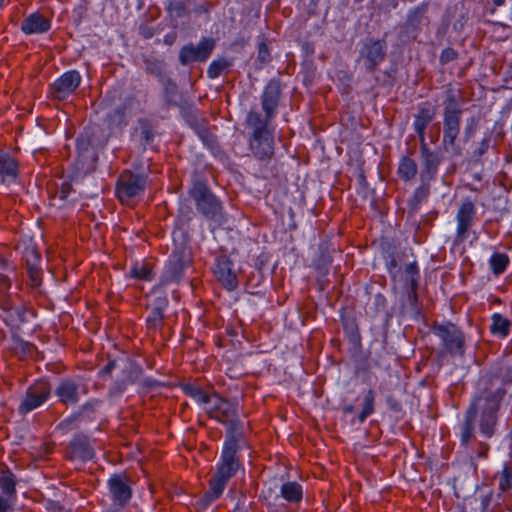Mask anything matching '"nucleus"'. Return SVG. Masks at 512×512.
Returning <instances> with one entry per match:
<instances>
[{
	"instance_id": "6e6d98bb",
	"label": "nucleus",
	"mask_w": 512,
	"mask_h": 512,
	"mask_svg": "<svg viewBox=\"0 0 512 512\" xmlns=\"http://www.w3.org/2000/svg\"><path fill=\"white\" fill-rule=\"evenodd\" d=\"M405 272L409 276V279H412L414 277H420V271L416 261L408 263L405 266Z\"/></svg>"
},
{
	"instance_id": "393cba45",
	"label": "nucleus",
	"mask_w": 512,
	"mask_h": 512,
	"mask_svg": "<svg viewBox=\"0 0 512 512\" xmlns=\"http://www.w3.org/2000/svg\"><path fill=\"white\" fill-rule=\"evenodd\" d=\"M68 458L87 462L95 457V450L88 436L78 433L68 444Z\"/></svg>"
},
{
	"instance_id": "49530a36",
	"label": "nucleus",
	"mask_w": 512,
	"mask_h": 512,
	"mask_svg": "<svg viewBox=\"0 0 512 512\" xmlns=\"http://www.w3.org/2000/svg\"><path fill=\"white\" fill-rule=\"evenodd\" d=\"M126 116V108L124 106L116 108L113 112L108 114V120L111 124H115L117 126L126 125L127 122L125 120Z\"/></svg>"
},
{
	"instance_id": "f704fd0d",
	"label": "nucleus",
	"mask_w": 512,
	"mask_h": 512,
	"mask_svg": "<svg viewBox=\"0 0 512 512\" xmlns=\"http://www.w3.org/2000/svg\"><path fill=\"white\" fill-rule=\"evenodd\" d=\"M375 397L376 393L372 388L365 392L362 401V409L357 415L359 423H364L366 419L375 412Z\"/></svg>"
},
{
	"instance_id": "680f3d73",
	"label": "nucleus",
	"mask_w": 512,
	"mask_h": 512,
	"mask_svg": "<svg viewBox=\"0 0 512 512\" xmlns=\"http://www.w3.org/2000/svg\"><path fill=\"white\" fill-rule=\"evenodd\" d=\"M488 147H489V139H483L480 143V147L477 149L475 154L479 157L482 156L487 151Z\"/></svg>"
},
{
	"instance_id": "7ed1b4c3",
	"label": "nucleus",
	"mask_w": 512,
	"mask_h": 512,
	"mask_svg": "<svg viewBox=\"0 0 512 512\" xmlns=\"http://www.w3.org/2000/svg\"><path fill=\"white\" fill-rule=\"evenodd\" d=\"M246 124L252 128L248 143L253 156L261 161L270 160L274 155V132L271 123L262 122V114L251 110L246 117Z\"/></svg>"
},
{
	"instance_id": "ea45409f",
	"label": "nucleus",
	"mask_w": 512,
	"mask_h": 512,
	"mask_svg": "<svg viewBox=\"0 0 512 512\" xmlns=\"http://www.w3.org/2000/svg\"><path fill=\"white\" fill-rule=\"evenodd\" d=\"M165 312L150 310L146 318V329L149 333L155 334L160 332L164 326Z\"/></svg>"
},
{
	"instance_id": "0eeeda50",
	"label": "nucleus",
	"mask_w": 512,
	"mask_h": 512,
	"mask_svg": "<svg viewBox=\"0 0 512 512\" xmlns=\"http://www.w3.org/2000/svg\"><path fill=\"white\" fill-rule=\"evenodd\" d=\"M190 196L194 200L197 210L207 219L217 221L222 217L221 201L205 182L196 181L190 190Z\"/></svg>"
},
{
	"instance_id": "bb28decb",
	"label": "nucleus",
	"mask_w": 512,
	"mask_h": 512,
	"mask_svg": "<svg viewBox=\"0 0 512 512\" xmlns=\"http://www.w3.org/2000/svg\"><path fill=\"white\" fill-rule=\"evenodd\" d=\"M19 176V163L10 154L0 151V181L15 182Z\"/></svg>"
},
{
	"instance_id": "2eb2a0df",
	"label": "nucleus",
	"mask_w": 512,
	"mask_h": 512,
	"mask_svg": "<svg viewBox=\"0 0 512 512\" xmlns=\"http://www.w3.org/2000/svg\"><path fill=\"white\" fill-rule=\"evenodd\" d=\"M81 81L82 77L77 70L66 71L49 85V95L54 100L64 101L76 91Z\"/></svg>"
},
{
	"instance_id": "338daca9",
	"label": "nucleus",
	"mask_w": 512,
	"mask_h": 512,
	"mask_svg": "<svg viewBox=\"0 0 512 512\" xmlns=\"http://www.w3.org/2000/svg\"><path fill=\"white\" fill-rule=\"evenodd\" d=\"M398 263L395 257H391V259L386 263V268L389 273H392L394 269L397 267Z\"/></svg>"
},
{
	"instance_id": "69168bd1",
	"label": "nucleus",
	"mask_w": 512,
	"mask_h": 512,
	"mask_svg": "<svg viewBox=\"0 0 512 512\" xmlns=\"http://www.w3.org/2000/svg\"><path fill=\"white\" fill-rule=\"evenodd\" d=\"M408 298L411 306L416 307L419 302L418 292H408Z\"/></svg>"
},
{
	"instance_id": "13d9d810",
	"label": "nucleus",
	"mask_w": 512,
	"mask_h": 512,
	"mask_svg": "<svg viewBox=\"0 0 512 512\" xmlns=\"http://www.w3.org/2000/svg\"><path fill=\"white\" fill-rule=\"evenodd\" d=\"M490 446L486 442H479L477 447V457L486 458L489 452Z\"/></svg>"
},
{
	"instance_id": "2f4dec72",
	"label": "nucleus",
	"mask_w": 512,
	"mask_h": 512,
	"mask_svg": "<svg viewBox=\"0 0 512 512\" xmlns=\"http://www.w3.org/2000/svg\"><path fill=\"white\" fill-rule=\"evenodd\" d=\"M182 390L184 394L193 400H195L199 405L207 407L213 400V393L209 394L203 388L196 384L187 383L182 386Z\"/></svg>"
},
{
	"instance_id": "a19ab883",
	"label": "nucleus",
	"mask_w": 512,
	"mask_h": 512,
	"mask_svg": "<svg viewBox=\"0 0 512 512\" xmlns=\"http://www.w3.org/2000/svg\"><path fill=\"white\" fill-rule=\"evenodd\" d=\"M489 264L495 275H501L509 265V257L505 253L495 252L491 255Z\"/></svg>"
},
{
	"instance_id": "c85d7f7f",
	"label": "nucleus",
	"mask_w": 512,
	"mask_h": 512,
	"mask_svg": "<svg viewBox=\"0 0 512 512\" xmlns=\"http://www.w3.org/2000/svg\"><path fill=\"white\" fill-rule=\"evenodd\" d=\"M428 11V3H421L407 13L405 29L408 33L419 32L421 23Z\"/></svg>"
},
{
	"instance_id": "1a4fd4ad",
	"label": "nucleus",
	"mask_w": 512,
	"mask_h": 512,
	"mask_svg": "<svg viewBox=\"0 0 512 512\" xmlns=\"http://www.w3.org/2000/svg\"><path fill=\"white\" fill-rule=\"evenodd\" d=\"M52 388L47 379L40 378L28 386L24 397L18 405V413L22 416L44 405L51 397Z\"/></svg>"
},
{
	"instance_id": "cd10ccee",
	"label": "nucleus",
	"mask_w": 512,
	"mask_h": 512,
	"mask_svg": "<svg viewBox=\"0 0 512 512\" xmlns=\"http://www.w3.org/2000/svg\"><path fill=\"white\" fill-rule=\"evenodd\" d=\"M17 478L11 469L5 465L0 466V491L1 495L17 500Z\"/></svg>"
},
{
	"instance_id": "f3484780",
	"label": "nucleus",
	"mask_w": 512,
	"mask_h": 512,
	"mask_svg": "<svg viewBox=\"0 0 512 512\" xmlns=\"http://www.w3.org/2000/svg\"><path fill=\"white\" fill-rule=\"evenodd\" d=\"M212 273L227 291L237 289L239 284L238 277L234 270V262L229 256L225 254L217 256L212 265Z\"/></svg>"
},
{
	"instance_id": "c756f323",
	"label": "nucleus",
	"mask_w": 512,
	"mask_h": 512,
	"mask_svg": "<svg viewBox=\"0 0 512 512\" xmlns=\"http://www.w3.org/2000/svg\"><path fill=\"white\" fill-rule=\"evenodd\" d=\"M280 496L288 503L298 504L303 499V487L296 481L284 482L280 487Z\"/></svg>"
},
{
	"instance_id": "7c9ffc66",
	"label": "nucleus",
	"mask_w": 512,
	"mask_h": 512,
	"mask_svg": "<svg viewBox=\"0 0 512 512\" xmlns=\"http://www.w3.org/2000/svg\"><path fill=\"white\" fill-rule=\"evenodd\" d=\"M417 173L418 165L412 157L405 155L399 159L397 175L402 181L409 182L413 180Z\"/></svg>"
},
{
	"instance_id": "20e7f679",
	"label": "nucleus",
	"mask_w": 512,
	"mask_h": 512,
	"mask_svg": "<svg viewBox=\"0 0 512 512\" xmlns=\"http://www.w3.org/2000/svg\"><path fill=\"white\" fill-rule=\"evenodd\" d=\"M431 331L441 341L442 350L436 355V360L440 366L442 365L443 358L447 354L452 357L464 356L466 339L460 327L451 321L443 323L434 322L431 326Z\"/></svg>"
},
{
	"instance_id": "c9c22d12",
	"label": "nucleus",
	"mask_w": 512,
	"mask_h": 512,
	"mask_svg": "<svg viewBox=\"0 0 512 512\" xmlns=\"http://www.w3.org/2000/svg\"><path fill=\"white\" fill-rule=\"evenodd\" d=\"M13 352L19 359L33 358L37 353V347L19 337L13 339Z\"/></svg>"
},
{
	"instance_id": "a211bd4d",
	"label": "nucleus",
	"mask_w": 512,
	"mask_h": 512,
	"mask_svg": "<svg viewBox=\"0 0 512 512\" xmlns=\"http://www.w3.org/2000/svg\"><path fill=\"white\" fill-rule=\"evenodd\" d=\"M386 54L387 43L383 39H369L360 50V58L364 60L365 69L370 73L378 69L385 60Z\"/></svg>"
},
{
	"instance_id": "0e129e2a",
	"label": "nucleus",
	"mask_w": 512,
	"mask_h": 512,
	"mask_svg": "<svg viewBox=\"0 0 512 512\" xmlns=\"http://www.w3.org/2000/svg\"><path fill=\"white\" fill-rule=\"evenodd\" d=\"M176 38H177V34L175 32L168 33L164 36L163 42L166 45L170 46L175 42Z\"/></svg>"
},
{
	"instance_id": "3c124183",
	"label": "nucleus",
	"mask_w": 512,
	"mask_h": 512,
	"mask_svg": "<svg viewBox=\"0 0 512 512\" xmlns=\"http://www.w3.org/2000/svg\"><path fill=\"white\" fill-rule=\"evenodd\" d=\"M155 133L148 123L141 124V139L145 145H150L154 140Z\"/></svg>"
},
{
	"instance_id": "e433bc0d",
	"label": "nucleus",
	"mask_w": 512,
	"mask_h": 512,
	"mask_svg": "<svg viewBox=\"0 0 512 512\" xmlns=\"http://www.w3.org/2000/svg\"><path fill=\"white\" fill-rule=\"evenodd\" d=\"M342 325L348 341L353 345H360L362 337L356 319H345L342 321Z\"/></svg>"
},
{
	"instance_id": "e2e57ef3",
	"label": "nucleus",
	"mask_w": 512,
	"mask_h": 512,
	"mask_svg": "<svg viewBox=\"0 0 512 512\" xmlns=\"http://www.w3.org/2000/svg\"><path fill=\"white\" fill-rule=\"evenodd\" d=\"M47 509L49 512H67V510L58 502H51Z\"/></svg>"
},
{
	"instance_id": "5701e85b",
	"label": "nucleus",
	"mask_w": 512,
	"mask_h": 512,
	"mask_svg": "<svg viewBox=\"0 0 512 512\" xmlns=\"http://www.w3.org/2000/svg\"><path fill=\"white\" fill-rule=\"evenodd\" d=\"M420 144V157L422 168L420 171V180H433L435 179L438 168L441 164V157L436 151L431 150L426 140L419 141Z\"/></svg>"
},
{
	"instance_id": "09e8293b",
	"label": "nucleus",
	"mask_w": 512,
	"mask_h": 512,
	"mask_svg": "<svg viewBox=\"0 0 512 512\" xmlns=\"http://www.w3.org/2000/svg\"><path fill=\"white\" fill-rule=\"evenodd\" d=\"M457 58H458V52L452 47H447L441 51L440 56H439V63L441 65H446V64L456 60Z\"/></svg>"
},
{
	"instance_id": "4be33fe9",
	"label": "nucleus",
	"mask_w": 512,
	"mask_h": 512,
	"mask_svg": "<svg viewBox=\"0 0 512 512\" xmlns=\"http://www.w3.org/2000/svg\"><path fill=\"white\" fill-rule=\"evenodd\" d=\"M437 115V106L430 101L418 103L413 115V129L419 141L426 140V130Z\"/></svg>"
},
{
	"instance_id": "de8ad7c7",
	"label": "nucleus",
	"mask_w": 512,
	"mask_h": 512,
	"mask_svg": "<svg viewBox=\"0 0 512 512\" xmlns=\"http://www.w3.org/2000/svg\"><path fill=\"white\" fill-rule=\"evenodd\" d=\"M271 60L270 50L268 48V45L262 41L258 43L257 47V62L259 63L260 67L265 65Z\"/></svg>"
},
{
	"instance_id": "4d7b16f0",
	"label": "nucleus",
	"mask_w": 512,
	"mask_h": 512,
	"mask_svg": "<svg viewBox=\"0 0 512 512\" xmlns=\"http://www.w3.org/2000/svg\"><path fill=\"white\" fill-rule=\"evenodd\" d=\"M115 367H116V361L115 360H109L104 365V367H102L101 370L99 371V376L100 377L110 376V374L115 369Z\"/></svg>"
},
{
	"instance_id": "603ef678",
	"label": "nucleus",
	"mask_w": 512,
	"mask_h": 512,
	"mask_svg": "<svg viewBox=\"0 0 512 512\" xmlns=\"http://www.w3.org/2000/svg\"><path fill=\"white\" fill-rule=\"evenodd\" d=\"M129 385L127 380L115 381L111 387L109 388L110 396H118L121 395Z\"/></svg>"
},
{
	"instance_id": "b1692460",
	"label": "nucleus",
	"mask_w": 512,
	"mask_h": 512,
	"mask_svg": "<svg viewBox=\"0 0 512 512\" xmlns=\"http://www.w3.org/2000/svg\"><path fill=\"white\" fill-rule=\"evenodd\" d=\"M93 140L88 134H81L76 140V166L79 170L89 172L95 167L96 157L92 151Z\"/></svg>"
},
{
	"instance_id": "72a5a7b5",
	"label": "nucleus",
	"mask_w": 512,
	"mask_h": 512,
	"mask_svg": "<svg viewBox=\"0 0 512 512\" xmlns=\"http://www.w3.org/2000/svg\"><path fill=\"white\" fill-rule=\"evenodd\" d=\"M430 181H421V184L414 190L413 195L408 200V207L411 211L416 212L420 204L428 198L430 194Z\"/></svg>"
},
{
	"instance_id": "f03ea898",
	"label": "nucleus",
	"mask_w": 512,
	"mask_h": 512,
	"mask_svg": "<svg viewBox=\"0 0 512 512\" xmlns=\"http://www.w3.org/2000/svg\"><path fill=\"white\" fill-rule=\"evenodd\" d=\"M512 385V367L501 365L492 370L484 380L483 387L473 394L464 411L459 425L460 445L467 447L475 439V423L485 438H491L496 432L499 412Z\"/></svg>"
},
{
	"instance_id": "37998d69",
	"label": "nucleus",
	"mask_w": 512,
	"mask_h": 512,
	"mask_svg": "<svg viewBox=\"0 0 512 512\" xmlns=\"http://www.w3.org/2000/svg\"><path fill=\"white\" fill-rule=\"evenodd\" d=\"M480 118L479 116L472 115L466 119L464 127L463 141L468 142L472 139L478 130Z\"/></svg>"
},
{
	"instance_id": "ddd939ff",
	"label": "nucleus",
	"mask_w": 512,
	"mask_h": 512,
	"mask_svg": "<svg viewBox=\"0 0 512 512\" xmlns=\"http://www.w3.org/2000/svg\"><path fill=\"white\" fill-rule=\"evenodd\" d=\"M463 111L443 110V136L442 145L445 150H451L454 155H461V148L457 145V138L461 130Z\"/></svg>"
},
{
	"instance_id": "423d86ee",
	"label": "nucleus",
	"mask_w": 512,
	"mask_h": 512,
	"mask_svg": "<svg viewBox=\"0 0 512 512\" xmlns=\"http://www.w3.org/2000/svg\"><path fill=\"white\" fill-rule=\"evenodd\" d=\"M12 285L10 277L0 273V318L7 326H13L24 320V308L18 294L9 292Z\"/></svg>"
},
{
	"instance_id": "f8f14e48",
	"label": "nucleus",
	"mask_w": 512,
	"mask_h": 512,
	"mask_svg": "<svg viewBox=\"0 0 512 512\" xmlns=\"http://www.w3.org/2000/svg\"><path fill=\"white\" fill-rule=\"evenodd\" d=\"M107 489L116 510L125 508L133 495L130 479L125 473L112 474L107 480Z\"/></svg>"
},
{
	"instance_id": "4468645a",
	"label": "nucleus",
	"mask_w": 512,
	"mask_h": 512,
	"mask_svg": "<svg viewBox=\"0 0 512 512\" xmlns=\"http://www.w3.org/2000/svg\"><path fill=\"white\" fill-rule=\"evenodd\" d=\"M282 95L279 79H270L264 86L260 96L261 106L264 111L262 122L271 123L276 117Z\"/></svg>"
},
{
	"instance_id": "58836bf2",
	"label": "nucleus",
	"mask_w": 512,
	"mask_h": 512,
	"mask_svg": "<svg viewBox=\"0 0 512 512\" xmlns=\"http://www.w3.org/2000/svg\"><path fill=\"white\" fill-rule=\"evenodd\" d=\"M130 277L141 281H151L154 278L153 268L147 263L136 262L130 268Z\"/></svg>"
},
{
	"instance_id": "9b49d317",
	"label": "nucleus",
	"mask_w": 512,
	"mask_h": 512,
	"mask_svg": "<svg viewBox=\"0 0 512 512\" xmlns=\"http://www.w3.org/2000/svg\"><path fill=\"white\" fill-rule=\"evenodd\" d=\"M88 392L87 384L79 376L60 379L54 391L58 402L64 406L77 404L81 396L87 395Z\"/></svg>"
},
{
	"instance_id": "39448f33",
	"label": "nucleus",
	"mask_w": 512,
	"mask_h": 512,
	"mask_svg": "<svg viewBox=\"0 0 512 512\" xmlns=\"http://www.w3.org/2000/svg\"><path fill=\"white\" fill-rule=\"evenodd\" d=\"M193 258L191 252L185 248H177L172 251L165 262L161 273L159 283L152 288L155 293L160 287L169 284H179L185 278L189 270L192 269Z\"/></svg>"
},
{
	"instance_id": "f257e3e1",
	"label": "nucleus",
	"mask_w": 512,
	"mask_h": 512,
	"mask_svg": "<svg viewBox=\"0 0 512 512\" xmlns=\"http://www.w3.org/2000/svg\"><path fill=\"white\" fill-rule=\"evenodd\" d=\"M209 418L226 425V437L214 471L208 479V489L202 496L205 506L219 500L229 482L244 469L240 457L241 443L244 442L243 423L239 419L238 403L213 393V400L205 407Z\"/></svg>"
},
{
	"instance_id": "aec40b11",
	"label": "nucleus",
	"mask_w": 512,
	"mask_h": 512,
	"mask_svg": "<svg viewBox=\"0 0 512 512\" xmlns=\"http://www.w3.org/2000/svg\"><path fill=\"white\" fill-rule=\"evenodd\" d=\"M501 495H495L492 489L479 490L470 496L467 504L471 512H505Z\"/></svg>"
},
{
	"instance_id": "c03bdc74",
	"label": "nucleus",
	"mask_w": 512,
	"mask_h": 512,
	"mask_svg": "<svg viewBox=\"0 0 512 512\" xmlns=\"http://www.w3.org/2000/svg\"><path fill=\"white\" fill-rule=\"evenodd\" d=\"M446 98L444 100V108L443 110H450V111H462V109L459 106L458 97L454 92V89L449 87L445 91Z\"/></svg>"
},
{
	"instance_id": "5fc2aeb1",
	"label": "nucleus",
	"mask_w": 512,
	"mask_h": 512,
	"mask_svg": "<svg viewBox=\"0 0 512 512\" xmlns=\"http://www.w3.org/2000/svg\"><path fill=\"white\" fill-rule=\"evenodd\" d=\"M73 187L69 181H64L61 183V186L58 190V195L61 200H66L70 193L72 192Z\"/></svg>"
},
{
	"instance_id": "774afa93",
	"label": "nucleus",
	"mask_w": 512,
	"mask_h": 512,
	"mask_svg": "<svg viewBox=\"0 0 512 512\" xmlns=\"http://www.w3.org/2000/svg\"><path fill=\"white\" fill-rule=\"evenodd\" d=\"M419 279L420 277H414L412 279H409L410 287L408 292H417Z\"/></svg>"
},
{
	"instance_id": "6ab92c4d",
	"label": "nucleus",
	"mask_w": 512,
	"mask_h": 512,
	"mask_svg": "<svg viewBox=\"0 0 512 512\" xmlns=\"http://www.w3.org/2000/svg\"><path fill=\"white\" fill-rule=\"evenodd\" d=\"M102 405V400L97 398H90L83 403L77 411L73 412L59 424L58 428L61 431L68 432L77 427V424L81 420L94 421L96 414Z\"/></svg>"
},
{
	"instance_id": "bf43d9fd",
	"label": "nucleus",
	"mask_w": 512,
	"mask_h": 512,
	"mask_svg": "<svg viewBox=\"0 0 512 512\" xmlns=\"http://www.w3.org/2000/svg\"><path fill=\"white\" fill-rule=\"evenodd\" d=\"M15 269H16L15 266H13L6 257H4L2 254H0V272L8 271V270H10L11 272H14Z\"/></svg>"
},
{
	"instance_id": "4c0bfd02",
	"label": "nucleus",
	"mask_w": 512,
	"mask_h": 512,
	"mask_svg": "<svg viewBox=\"0 0 512 512\" xmlns=\"http://www.w3.org/2000/svg\"><path fill=\"white\" fill-rule=\"evenodd\" d=\"M233 62L225 57L214 59L207 68V76L210 79L218 78L224 71L232 66Z\"/></svg>"
},
{
	"instance_id": "412c9836",
	"label": "nucleus",
	"mask_w": 512,
	"mask_h": 512,
	"mask_svg": "<svg viewBox=\"0 0 512 512\" xmlns=\"http://www.w3.org/2000/svg\"><path fill=\"white\" fill-rule=\"evenodd\" d=\"M22 261L26 267L29 284L37 288L42 283L41 253L34 245H28L22 252Z\"/></svg>"
},
{
	"instance_id": "79ce46f5",
	"label": "nucleus",
	"mask_w": 512,
	"mask_h": 512,
	"mask_svg": "<svg viewBox=\"0 0 512 512\" xmlns=\"http://www.w3.org/2000/svg\"><path fill=\"white\" fill-rule=\"evenodd\" d=\"M499 489L503 492L512 490V463L505 464L498 474Z\"/></svg>"
},
{
	"instance_id": "dca6fc26",
	"label": "nucleus",
	"mask_w": 512,
	"mask_h": 512,
	"mask_svg": "<svg viewBox=\"0 0 512 512\" xmlns=\"http://www.w3.org/2000/svg\"><path fill=\"white\" fill-rule=\"evenodd\" d=\"M215 46L216 41L211 37H202L197 45L186 44L179 51V62L184 66L193 62H205Z\"/></svg>"
},
{
	"instance_id": "8fccbe9b",
	"label": "nucleus",
	"mask_w": 512,
	"mask_h": 512,
	"mask_svg": "<svg viewBox=\"0 0 512 512\" xmlns=\"http://www.w3.org/2000/svg\"><path fill=\"white\" fill-rule=\"evenodd\" d=\"M169 305V299L167 295L162 292L159 296H157L152 304L151 310L158 312H165Z\"/></svg>"
},
{
	"instance_id": "a18cd8bd",
	"label": "nucleus",
	"mask_w": 512,
	"mask_h": 512,
	"mask_svg": "<svg viewBox=\"0 0 512 512\" xmlns=\"http://www.w3.org/2000/svg\"><path fill=\"white\" fill-rule=\"evenodd\" d=\"M176 95H177V86L174 82L169 81L165 85V88H164V98H165L166 106L168 108L178 105V102L175 99Z\"/></svg>"
},
{
	"instance_id": "6e6552de",
	"label": "nucleus",
	"mask_w": 512,
	"mask_h": 512,
	"mask_svg": "<svg viewBox=\"0 0 512 512\" xmlns=\"http://www.w3.org/2000/svg\"><path fill=\"white\" fill-rule=\"evenodd\" d=\"M146 185V175L125 170L118 177L115 195L122 204H129L133 198L141 196L145 192Z\"/></svg>"
},
{
	"instance_id": "9d476101",
	"label": "nucleus",
	"mask_w": 512,
	"mask_h": 512,
	"mask_svg": "<svg viewBox=\"0 0 512 512\" xmlns=\"http://www.w3.org/2000/svg\"><path fill=\"white\" fill-rule=\"evenodd\" d=\"M477 219V209L475 202L469 198H464L455 215L456 220V231H455V237H454V244L460 245L464 243L470 233V230L472 229L473 225L475 224Z\"/></svg>"
},
{
	"instance_id": "052dcab7",
	"label": "nucleus",
	"mask_w": 512,
	"mask_h": 512,
	"mask_svg": "<svg viewBox=\"0 0 512 512\" xmlns=\"http://www.w3.org/2000/svg\"><path fill=\"white\" fill-rule=\"evenodd\" d=\"M147 70L149 73L160 76L162 74V66L158 61H154L148 64Z\"/></svg>"
},
{
	"instance_id": "864d4df0",
	"label": "nucleus",
	"mask_w": 512,
	"mask_h": 512,
	"mask_svg": "<svg viewBox=\"0 0 512 512\" xmlns=\"http://www.w3.org/2000/svg\"><path fill=\"white\" fill-rule=\"evenodd\" d=\"M16 499L4 496L0 494V512H14L13 508Z\"/></svg>"
},
{
	"instance_id": "473e14b6",
	"label": "nucleus",
	"mask_w": 512,
	"mask_h": 512,
	"mask_svg": "<svg viewBox=\"0 0 512 512\" xmlns=\"http://www.w3.org/2000/svg\"><path fill=\"white\" fill-rule=\"evenodd\" d=\"M490 333L499 338H506L510 333L511 321L500 313L491 316Z\"/></svg>"
},
{
	"instance_id": "a878e982",
	"label": "nucleus",
	"mask_w": 512,
	"mask_h": 512,
	"mask_svg": "<svg viewBox=\"0 0 512 512\" xmlns=\"http://www.w3.org/2000/svg\"><path fill=\"white\" fill-rule=\"evenodd\" d=\"M20 29L25 35L43 34L51 29V21L39 12H34L23 19Z\"/></svg>"
}]
</instances>
